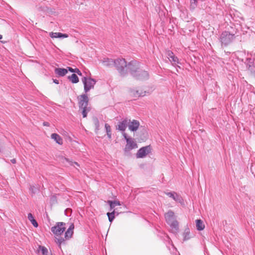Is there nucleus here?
I'll return each instance as SVG.
<instances>
[{"label":"nucleus","instance_id":"1","mask_svg":"<svg viewBox=\"0 0 255 255\" xmlns=\"http://www.w3.org/2000/svg\"><path fill=\"white\" fill-rule=\"evenodd\" d=\"M236 34V31L232 33L226 30L223 31L219 38L222 46L226 47L230 44L235 39Z\"/></svg>","mask_w":255,"mask_h":255},{"label":"nucleus","instance_id":"2","mask_svg":"<svg viewBox=\"0 0 255 255\" xmlns=\"http://www.w3.org/2000/svg\"><path fill=\"white\" fill-rule=\"evenodd\" d=\"M164 217L167 224L172 229H174L175 232H178L179 230V223L176 220L174 213L171 210H169L165 214Z\"/></svg>","mask_w":255,"mask_h":255},{"label":"nucleus","instance_id":"3","mask_svg":"<svg viewBox=\"0 0 255 255\" xmlns=\"http://www.w3.org/2000/svg\"><path fill=\"white\" fill-rule=\"evenodd\" d=\"M89 99L86 94L80 95L79 98V105L80 110H82V114L83 118H86L87 113L90 111L88 108Z\"/></svg>","mask_w":255,"mask_h":255},{"label":"nucleus","instance_id":"4","mask_svg":"<svg viewBox=\"0 0 255 255\" xmlns=\"http://www.w3.org/2000/svg\"><path fill=\"white\" fill-rule=\"evenodd\" d=\"M114 66L116 68L121 76H125L127 75V69L126 68L127 63L125 59L118 58L115 59Z\"/></svg>","mask_w":255,"mask_h":255},{"label":"nucleus","instance_id":"5","mask_svg":"<svg viewBox=\"0 0 255 255\" xmlns=\"http://www.w3.org/2000/svg\"><path fill=\"white\" fill-rule=\"evenodd\" d=\"M82 81L84 84V91L87 93L91 89H94V86L96 83V81L91 78H87L84 77L82 78Z\"/></svg>","mask_w":255,"mask_h":255},{"label":"nucleus","instance_id":"6","mask_svg":"<svg viewBox=\"0 0 255 255\" xmlns=\"http://www.w3.org/2000/svg\"><path fill=\"white\" fill-rule=\"evenodd\" d=\"M127 74L128 71H129L132 76H133L136 73L139 71V63L136 60H132L127 64Z\"/></svg>","mask_w":255,"mask_h":255},{"label":"nucleus","instance_id":"7","mask_svg":"<svg viewBox=\"0 0 255 255\" xmlns=\"http://www.w3.org/2000/svg\"><path fill=\"white\" fill-rule=\"evenodd\" d=\"M66 224L64 222H57L51 229V232L55 235H61L66 229Z\"/></svg>","mask_w":255,"mask_h":255},{"label":"nucleus","instance_id":"8","mask_svg":"<svg viewBox=\"0 0 255 255\" xmlns=\"http://www.w3.org/2000/svg\"><path fill=\"white\" fill-rule=\"evenodd\" d=\"M152 148L150 145L143 146L139 148L136 154L137 158H143L145 157L148 153L151 152Z\"/></svg>","mask_w":255,"mask_h":255},{"label":"nucleus","instance_id":"9","mask_svg":"<svg viewBox=\"0 0 255 255\" xmlns=\"http://www.w3.org/2000/svg\"><path fill=\"white\" fill-rule=\"evenodd\" d=\"M130 92L131 95L135 98H138L140 97H144L147 95H150L152 90H136L134 89H131L130 90Z\"/></svg>","mask_w":255,"mask_h":255},{"label":"nucleus","instance_id":"10","mask_svg":"<svg viewBox=\"0 0 255 255\" xmlns=\"http://www.w3.org/2000/svg\"><path fill=\"white\" fill-rule=\"evenodd\" d=\"M132 76L136 80H146L149 78V74L146 71L139 70Z\"/></svg>","mask_w":255,"mask_h":255},{"label":"nucleus","instance_id":"11","mask_svg":"<svg viewBox=\"0 0 255 255\" xmlns=\"http://www.w3.org/2000/svg\"><path fill=\"white\" fill-rule=\"evenodd\" d=\"M137 148V143L134 141L133 139H127V144L124 149L125 153H128L133 149Z\"/></svg>","mask_w":255,"mask_h":255},{"label":"nucleus","instance_id":"12","mask_svg":"<svg viewBox=\"0 0 255 255\" xmlns=\"http://www.w3.org/2000/svg\"><path fill=\"white\" fill-rule=\"evenodd\" d=\"M129 122L130 120L128 118L122 120V121L118 123V125L116 126V129L120 131H124Z\"/></svg>","mask_w":255,"mask_h":255},{"label":"nucleus","instance_id":"13","mask_svg":"<svg viewBox=\"0 0 255 255\" xmlns=\"http://www.w3.org/2000/svg\"><path fill=\"white\" fill-rule=\"evenodd\" d=\"M164 193L169 197L172 198L176 202L180 203L183 202V199L182 197L175 192H164Z\"/></svg>","mask_w":255,"mask_h":255},{"label":"nucleus","instance_id":"14","mask_svg":"<svg viewBox=\"0 0 255 255\" xmlns=\"http://www.w3.org/2000/svg\"><path fill=\"white\" fill-rule=\"evenodd\" d=\"M139 127V122L135 120H133L132 121L129 122L128 124V127L130 130L132 131H135Z\"/></svg>","mask_w":255,"mask_h":255},{"label":"nucleus","instance_id":"15","mask_svg":"<svg viewBox=\"0 0 255 255\" xmlns=\"http://www.w3.org/2000/svg\"><path fill=\"white\" fill-rule=\"evenodd\" d=\"M74 229V225L73 224H71L65 233V238L66 240H69L71 238L73 234Z\"/></svg>","mask_w":255,"mask_h":255},{"label":"nucleus","instance_id":"16","mask_svg":"<svg viewBox=\"0 0 255 255\" xmlns=\"http://www.w3.org/2000/svg\"><path fill=\"white\" fill-rule=\"evenodd\" d=\"M68 70L67 69L56 68L54 70L55 73L59 76H64L67 73Z\"/></svg>","mask_w":255,"mask_h":255},{"label":"nucleus","instance_id":"17","mask_svg":"<svg viewBox=\"0 0 255 255\" xmlns=\"http://www.w3.org/2000/svg\"><path fill=\"white\" fill-rule=\"evenodd\" d=\"M49 35L51 38H67L68 37V34L60 32H51L50 33Z\"/></svg>","mask_w":255,"mask_h":255},{"label":"nucleus","instance_id":"18","mask_svg":"<svg viewBox=\"0 0 255 255\" xmlns=\"http://www.w3.org/2000/svg\"><path fill=\"white\" fill-rule=\"evenodd\" d=\"M183 237L184 241H187L192 237L190 233V229L188 227L185 229L183 233Z\"/></svg>","mask_w":255,"mask_h":255},{"label":"nucleus","instance_id":"19","mask_svg":"<svg viewBox=\"0 0 255 255\" xmlns=\"http://www.w3.org/2000/svg\"><path fill=\"white\" fill-rule=\"evenodd\" d=\"M51 137L58 144L60 145H62L63 144V139L59 134L54 133L51 134Z\"/></svg>","mask_w":255,"mask_h":255},{"label":"nucleus","instance_id":"20","mask_svg":"<svg viewBox=\"0 0 255 255\" xmlns=\"http://www.w3.org/2000/svg\"><path fill=\"white\" fill-rule=\"evenodd\" d=\"M138 134L141 140H143L147 138V132L146 130L144 128H142V129H140L139 131L138 132Z\"/></svg>","mask_w":255,"mask_h":255},{"label":"nucleus","instance_id":"21","mask_svg":"<svg viewBox=\"0 0 255 255\" xmlns=\"http://www.w3.org/2000/svg\"><path fill=\"white\" fill-rule=\"evenodd\" d=\"M196 226L197 230L202 231L205 228V225L203 224V221L200 219H197L196 220Z\"/></svg>","mask_w":255,"mask_h":255},{"label":"nucleus","instance_id":"22","mask_svg":"<svg viewBox=\"0 0 255 255\" xmlns=\"http://www.w3.org/2000/svg\"><path fill=\"white\" fill-rule=\"evenodd\" d=\"M27 218L34 227L36 228L38 226L37 221L34 219L33 215L31 213L28 214Z\"/></svg>","mask_w":255,"mask_h":255},{"label":"nucleus","instance_id":"23","mask_svg":"<svg viewBox=\"0 0 255 255\" xmlns=\"http://www.w3.org/2000/svg\"><path fill=\"white\" fill-rule=\"evenodd\" d=\"M68 79L74 84L77 83L79 82V78L77 75L75 73H73L71 76L68 77Z\"/></svg>","mask_w":255,"mask_h":255},{"label":"nucleus","instance_id":"24","mask_svg":"<svg viewBox=\"0 0 255 255\" xmlns=\"http://www.w3.org/2000/svg\"><path fill=\"white\" fill-rule=\"evenodd\" d=\"M103 63L105 65L107 66H112L114 65L115 60H113L112 59L109 58H105L103 60Z\"/></svg>","mask_w":255,"mask_h":255},{"label":"nucleus","instance_id":"25","mask_svg":"<svg viewBox=\"0 0 255 255\" xmlns=\"http://www.w3.org/2000/svg\"><path fill=\"white\" fill-rule=\"evenodd\" d=\"M105 127L106 130L107 134L109 139H111L112 137V131L110 126L108 124H105Z\"/></svg>","mask_w":255,"mask_h":255},{"label":"nucleus","instance_id":"26","mask_svg":"<svg viewBox=\"0 0 255 255\" xmlns=\"http://www.w3.org/2000/svg\"><path fill=\"white\" fill-rule=\"evenodd\" d=\"M107 203L110 205L111 210H112V209H113L114 208V204H117L118 205H121V202L120 201H116V200H115V201L108 200Z\"/></svg>","mask_w":255,"mask_h":255},{"label":"nucleus","instance_id":"27","mask_svg":"<svg viewBox=\"0 0 255 255\" xmlns=\"http://www.w3.org/2000/svg\"><path fill=\"white\" fill-rule=\"evenodd\" d=\"M245 64L246 65L247 69H248L250 65H255L254 60L251 58H247L245 62Z\"/></svg>","mask_w":255,"mask_h":255},{"label":"nucleus","instance_id":"28","mask_svg":"<svg viewBox=\"0 0 255 255\" xmlns=\"http://www.w3.org/2000/svg\"><path fill=\"white\" fill-rule=\"evenodd\" d=\"M68 70L72 73H76L79 76H82V72L80 71V70L78 68H75L73 69L72 67H67Z\"/></svg>","mask_w":255,"mask_h":255},{"label":"nucleus","instance_id":"29","mask_svg":"<svg viewBox=\"0 0 255 255\" xmlns=\"http://www.w3.org/2000/svg\"><path fill=\"white\" fill-rule=\"evenodd\" d=\"M115 213H116V211L115 210H114L111 213H109V212L107 213V215L108 217V219H109L110 222L112 223L113 222V221L114 220L115 217Z\"/></svg>","mask_w":255,"mask_h":255},{"label":"nucleus","instance_id":"30","mask_svg":"<svg viewBox=\"0 0 255 255\" xmlns=\"http://www.w3.org/2000/svg\"><path fill=\"white\" fill-rule=\"evenodd\" d=\"M247 70L250 72V74L255 77V65H250Z\"/></svg>","mask_w":255,"mask_h":255},{"label":"nucleus","instance_id":"31","mask_svg":"<svg viewBox=\"0 0 255 255\" xmlns=\"http://www.w3.org/2000/svg\"><path fill=\"white\" fill-rule=\"evenodd\" d=\"M197 6V0H190V8L191 9H194Z\"/></svg>","mask_w":255,"mask_h":255},{"label":"nucleus","instance_id":"32","mask_svg":"<svg viewBox=\"0 0 255 255\" xmlns=\"http://www.w3.org/2000/svg\"><path fill=\"white\" fill-rule=\"evenodd\" d=\"M29 191L30 192L31 196H33L37 193L38 189L34 186L30 185L29 188Z\"/></svg>","mask_w":255,"mask_h":255},{"label":"nucleus","instance_id":"33","mask_svg":"<svg viewBox=\"0 0 255 255\" xmlns=\"http://www.w3.org/2000/svg\"><path fill=\"white\" fill-rule=\"evenodd\" d=\"M65 241V240L64 238L60 237L58 239H57V241H56V243L58 244L59 247L61 248V245L62 243H64Z\"/></svg>","mask_w":255,"mask_h":255},{"label":"nucleus","instance_id":"34","mask_svg":"<svg viewBox=\"0 0 255 255\" xmlns=\"http://www.w3.org/2000/svg\"><path fill=\"white\" fill-rule=\"evenodd\" d=\"M169 60L171 62H173V64H175L179 63L178 58L175 55H174L173 57H172Z\"/></svg>","mask_w":255,"mask_h":255},{"label":"nucleus","instance_id":"35","mask_svg":"<svg viewBox=\"0 0 255 255\" xmlns=\"http://www.w3.org/2000/svg\"><path fill=\"white\" fill-rule=\"evenodd\" d=\"M42 254L43 255H47L48 250L45 247H40Z\"/></svg>","mask_w":255,"mask_h":255},{"label":"nucleus","instance_id":"36","mask_svg":"<svg viewBox=\"0 0 255 255\" xmlns=\"http://www.w3.org/2000/svg\"><path fill=\"white\" fill-rule=\"evenodd\" d=\"M167 55L168 58L170 59L172 57H173L174 55L171 51L169 50L167 52Z\"/></svg>","mask_w":255,"mask_h":255},{"label":"nucleus","instance_id":"37","mask_svg":"<svg viewBox=\"0 0 255 255\" xmlns=\"http://www.w3.org/2000/svg\"><path fill=\"white\" fill-rule=\"evenodd\" d=\"M95 124L96 125V128H98L99 127V122L98 119L97 118L95 120Z\"/></svg>","mask_w":255,"mask_h":255},{"label":"nucleus","instance_id":"38","mask_svg":"<svg viewBox=\"0 0 255 255\" xmlns=\"http://www.w3.org/2000/svg\"><path fill=\"white\" fill-rule=\"evenodd\" d=\"M123 136H124L125 139L126 140L127 142V139H132V138L128 137L127 134L125 132H124L123 133Z\"/></svg>","mask_w":255,"mask_h":255},{"label":"nucleus","instance_id":"39","mask_svg":"<svg viewBox=\"0 0 255 255\" xmlns=\"http://www.w3.org/2000/svg\"><path fill=\"white\" fill-rule=\"evenodd\" d=\"M123 136H124L125 139L126 140L127 142V139H132V138L128 137L127 134L125 132H124L123 133Z\"/></svg>","mask_w":255,"mask_h":255},{"label":"nucleus","instance_id":"40","mask_svg":"<svg viewBox=\"0 0 255 255\" xmlns=\"http://www.w3.org/2000/svg\"><path fill=\"white\" fill-rule=\"evenodd\" d=\"M72 212V210L70 208H67L65 210V213L66 215H67V212Z\"/></svg>","mask_w":255,"mask_h":255},{"label":"nucleus","instance_id":"41","mask_svg":"<svg viewBox=\"0 0 255 255\" xmlns=\"http://www.w3.org/2000/svg\"><path fill=\"white\" fill-rule=\"evenodd\" d=\"M43 125L44 126L49 127L50 124H49V123H48V122H43Z\"/></svg>","mask_w":255,"mask_h":255},{"label":"nucleus","instance_id":"42","mask_svg":"<svg viewBox=\"0 0 255 255\" xmlns=\"http://www.w3.org/2000/svg\"><path fill=\"white\" fill-rule=\"evenodd\" d=\"M53 82L56 84H59V81L56 79H53Z\"/></svg>","mask_w":255,"mask_h":255},{"label":"nucleus","instance_id":"43","mask_svg":"<svg viewBox=\"0 0 255 255\" xmlns=\"http://www.w3.org/2000/svg\"><path fill=\"white\" fill-rule=\"evenodd\" d=\"M56 199V197L55 196H53L52 197H51V200L52 201H55Z\"/></svg>","mask_w":255,"mask_h":255},{"label":"nucleus","instance_id":"44","mask_svg":"<svg viewBox=\"0 0 255 255\" xmlns=\"http://www.w3.org/2000/svg\"><path fill=\"white\" fill-rule=\"evenodd\" d=\"M74 164H75L77 166H79V165L78 164V163L76 162H72V163L71 164V165H74Z\"/></svg>","mask_w":255,"mask_h":255},{"label":"nucleus","instance_id":"45","mask_svg":"<svg viewBox=\"0 0 255 255\" xmlns=\"http://www.w3.org/2000/svg\"><path fill=\"white\" fill-rule=\"evenodd\" d=\"M11 162L12 163L14 164V163H16V160L15 159H12L11 160Z\"/></svg>","mask_w":255,"mask_h":255},{"label":"nucleus","instance_id":"46","mask_svg":"<svg viewBox=\"0 0 255 255\" xmlns=\"http://www.w3.org/2000/svg\"><path fill=\"white\" fill-rule=\"evenodd\" d=\"M2 35L0 34V39H2Z\"/></svg>","mask_w":255,"mask_h":255},{"label":"nucleus","instance_id":"47","mask_svg":"<svg viewBox=\"0 0 255 255\" xmlns=\"http://www.w3.org/2000/svg\"><path fill=\"white\" fill-rule=\"evenodd\" d=\"M115 215H119V213H118V212H116V213H115Z\"/></svg>","mask_w":255,"mask_h":255},{"label":"nucleus","instance_id":"48","mask_svg":"<svg viewBox=\"0 0 255 255\" xmlns=\"http://www.w3.org/2000/svg\"><path fill=\"white\" fill-rule=\"evenodd\" d=\"M114 207H115L116 206H119V205H117V204H114Z\"/></svg>","mask_w":255,"mask_h":255},{"label":"nucleus","instance_id":"49","mask_svg":"<svg viewBox=\"0 0 255 255\" xmlns=\"http://www.w3.org/2000/svg\"><path fill=\"white\" fill-rule=\"evenodd\" d=\"M65 160H67V161H69V160L67 158H65Z\"/></svg>","mask_w":255,"mask_h":255}]
</instances>
